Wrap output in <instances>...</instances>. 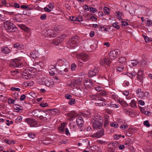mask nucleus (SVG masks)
Segmentation results:
<instances>
[{
  "label": "nucleus",
  "mask_w": 152,
  "mask_h": 152,
  "mask_svg": "<svg viewBox=\"0 0 152 152\" xmlns=\"http://www.w3.org/2000/svg\"><path fill=\"white\" fill-rule=\"evenodd\" d=\"M118 24V23H114L113 24L112 26L114 27L117 29H119L120 28V26Z\"/></svg>",
  "instance_id": "43"
},
{
  "label": "nucleus",
  "mask_w": 152,
  "mask_h": 152,
  "mask_svg": "<svg viewBox=\"0 0 152 152\" xmlns=\"http://www.w3.org/2000/svg\"><path fill=\"white\" fill-rule=\"evenodd\" d=\"M2 53L7 54L10 53V50L7 47H4L2 48Z\"/></svg>",
  "instance_id": "25"
},
{
  "label": "nucleus",
  "mask_w": 152,
  "mask_h": 152,
  "mask_svg": "<svg viewBox=\"0 0 152 152\" xmlns=\"http://www.w3.org/2000/svg\"><path fill=\"white\" fill-rule=\"evenodd\" d=\"M132 69L133 70V71H131L130 69L128 70V72L131 74V75H132V76L134 77L136 75L137 73L135 72L134 71V69Z\"/></svg>",
  "instance_id": "32"
},
{
  "label": "nucleus",
  "mask_w": 152,
  "mask_h": 152,
  "mask_svg": "<svg viewBox=\"0 0 152 152\" xmlns=\"http://www.w3.org/2000/svg\"><path fill=\"white\" fill-rule=\"evenodd\" d=\"M76 56L78 59H80L84 62H85L89 59L88 56L85 53L78 54Z\"/></svg>",
  "instance_id": "9"
},
{
  "label": "nucleus",
  "mask_w": 152,
  "mask_h": 152,
  "mask_svg": "<svg viewBox=\"0 0 152 152\" xmlns=\"http://www.w3.org/2000/svg\"><path fill=\"white\" fill-rule=\"evenodd\" d=\"M50 34H49V37H55L56 34L57 33V31H54L53 29H50Z\"/></svg>",
  "instance_id": "26"
},
{
  "label": "nucleus",
  "mask_w": 152,
  "mask_h": 152,
  "mask_svg": "<svg viewBox=\"0 0 152 152\" xmlns=\"http://www.w3.org/2000/svg\"><path fill=\"white\" fill-rule=\"evenodd\" d=\"M102 62L106 65H109L111 62V61L107 58H104L102 60Z\"/></svg>",
  "instance_id": "27"
},
{
  "label": "nucleus",
  "mask_w": 152,
  "mask_h": 152,
  "mask_svg": "<svg viewBox=\"0 0 152 152\" xmlns=\"http://www.w3.org/2000/svg\"><path fill=\"white\" fill-rule=\"evenodd\" d=\"M52 80H53H53H56V82H58V80L59 79L58 77H57V76H53L52 77V79H51Z\"/></svg>",
  "instance_id": "60"
},
{
  "label": "nucleus",
  "mask_w": 152,
  "mask_h": 152,
  "mask_svg": "<svg viewBox=\"0 0 152 152\" xmlns=\"http://www.w3.org/2000/svg\"><path fill=\"white\" fill-rule=\"evenodd\" d=\"M111 144H112L113 147L115 148H117L119 145V143L116 141L111 143Z\"/></svg>",
  "instance_id": "35"
},
{
  "label": "nucleus",
  "mask_w": 152,
  "mask_h": 152,
  "mask_svg": "<svg viewBox=\"0 0 152 152\" xmlns=\"http://www.w3.org/2000/svg\"><path fill=\"white\" fill-rule=\"evenodd\" d=\"M84 121L82 117H79L76 119V123L79 127L81 128L83 126Z\"/></svg>",
  "instance_id": "17"
},
{
  "label": "nucleus",
  "mask_w": 152,
  "mask_h": 152,
  "mask_svg": "<svg viewBox=\"0 0 152 152\" xmlns=\"http://www.w3.org/2000/svg\"><path fill=\"white\" fill-rule=\"evenodd\" d=\"M137 96L139 97H142L143 95V93L142 92L141 89L138 88L136 91Z\"/></svg>",
  "instance_id": "23"
},
{
  "label": "nucleus",
  "mask_w": 152,
  "mask_h": 152,
  "mask_svg": "<svg viewBox=\"0 0 152 152\" xmlns=\"http://www.w3.org/2000/svg\"><path fill=\"white\" fill-rule=\"evenodd\" d=\"M43 111L40 110L39 109H37L33 110L32 112V113L34 115L35 117H39V118L40 119V117L41 116Z\"/></svg>",
  "instance_id": "15"
},
{
  "label": "nucleus",
  "mask_w": 152,
  "mask_h": 152,
  "mask_svg": "<svg viewBox=\"0 0 152 152\" xmlns=\"http://www.w3.org/2000/svg\"><path fill=\"white\" fill-rule=\"evenodd\" d=\"M69 19L72 21H75L76 20H78L77 18L74 16L70 17Z\"/></svg>",
  "instance_id": "49"
},
{
  "label": "nucleus",
  "mask_w": 152,
  "mask_h": 152,
  "mask_svg": "<svg viewBox=\"0 0 152 152\" xmlns=\"http://www.w3.org/2000/svg\"><path fill=\"white\" fill-rule=\"evenodd\" d=\"M144 39H145V41L146 42H149L150 41H151V38L148 37L147 36H145L144 37Z\"/></svg>",
  "instance_id": "55"
},
{
  "label": "nucleus",
  "mask_w": 152,
  "mask_h": 152,
  "mask_svg": "<svg viewBox=\"0 0 152 152\" xmlns=\"http://www.w3.org/2000/svg\"><path fill=\"white\" fill-rule=\"evenodd\" d=\"M140 110L141 112L146 115H148V114L150 113V112L149 111H146L145 110V109L143 107H141L140 108Z\"/></svg>",
  "instance_id": "33"
},
{
  "label": "nucleus",
  "mask_w": 152,
  "mask_h": 152,
  "mask_svg": "<svg viewBox=\"0 0 152 152\" xmlns=\"http://www.w3.org/2000/svg\"><path fill=\"white\" fill-rule=\"evenodd\" d=\"M6 122H7L6 124L7 126H9L11 124H12L13 123V122L12 121H9L8 120H7L6 121Z\"/></svg>",
  "instance_id": "63"
},
{
  "label": "nucleus",
  "mask_w": 152,
  "mask_h": 152,
  "mask_svg": "<svg viewBox=\"0 0 152 152\" xmlns=\"http://www.w3.org/2000/svg\"><path fill=\"white\" fill-rule=\"evenodd\" d=\"M143 124L145 126L148 127H149L150 126V125L149 124V121L148 120H146L144 121Z\"/></svg>",
  "instance_id": "46"
},
{
  "label": "nucleus",
  "mask_w": 152,
  "mask_h": 152,
  "mask_svg": "<svg viewBox=\"0 0 152 152\" xmlns=\"http://www.w3.org/2000/svg\"><path fill=\"white\" fill-rule=\"evenodd\" d=\"M40 119L44 121H48L50 119V115L46 113L43 111Z\"/></svg>",
  "instance_id": "11"
},
{
  "label": "nucleus",
  "mask_w": 152,
  "mask_h": 152,
  "mask_svg": "<svg viewBox=\"0 0 152 152\" xmlns=\"http://www.w3.org/2000/svg\"><path fill=\"white\" fill-rule=\"evenodd\" d=\"M41 84L43 85L48 87H52L54 86V82L50 79H45L42 78L40 80Z\"/></svg>",
  "instance_id": "4"
},
{
  "label": "nucleus",
  "mask_w": 152,
  "mask_h": 152,
  "mask_svg": "<svg viewBox=\"0 0 152 152\" xmlns=\"http://www.w3.org/2000/svg\"><path fill=\"white\" fill-rule=\"evenodd\" d=\"M11 90H13V91H19L20 90V88H15V87H12L11 88Z\"/></svg>",
  "instance_id": "61"
},
{
  "label": "nucleus",
  "mask_w": 152,
  "mask_h": 152,
  "mask_svg": "<svg viewBox=\"0 0 152 152\" xmlns=\"http://www.w3.org/2000/svg\"><path fill=\"white\" fill-rule=\"evenodd\" d=\"M24 31L28 32L29 30V28L24 25H18Z\"/></svg>",
  "instance_id": "22"
},
{
  "label": "nucleus",
  "mask_w": 152,
  "mask_h": 152,
  "mask_svg": "<svg viewBox=\"0 0 152 152\" xmlns=\"http://www.w3.org/2000/svg\"><path fill=\"white\" fill-rule=\"evenodd\" d=\"M14 109L17 110H22V107L19 105L14 104L13 106Z\"/></svg>",
  "instance_id": "30"
},
{
  "label": "nucleus",
  "mask_w": 152,
  "mask_h": 152,
  "mask_svg": "<svg viewBox=\"0 0 152 152\" xmlns=\"http://www.w3.org/2000/svg\"><path fill=\"white\" fill-rule=\"evenodd\" d=\"M91 122L94 129H100L102 126L103 123V118L99 115L98 116L94 117V118L92 119Z\"/></svg>",
  "instance_id": "2"
},
{
  "label": "nucleus",
  "mask_w": 152,
  "mask_h": 152,
  "mask_svg": "<svg viewBox=\"0 0 152 152\" xmlns=\"http://www.w3.org/2000/svg\"><path fill=\"white\" fill-rule=\"evenodd\" d=\"M130 105L131 107H136V102L135 101V100L132 99L131 103H130Z\"/></svg>",
  "instance_id": "28"
},
{
  "label": "nucleus",
  "mask_w": 152,
  "mask_h": 152,
  "mask_svg": "<svg viewBox=\"0 0 152 152\" xmlns=\"http://www.w3.org/2000/svg\"><path fill=\"white\" fill-rule=\"evenodd\" d=\"M94 88L98 92H101L103 90V88L101 86L95 87Z\"/></svg>",
  "instance_id": "34"
},
{
  "label": "nucleus",
  "mask_w": 152,
  "mask_h": 152,
  "mask_svg": "<svg viewBox=\"0 0 152 152\" xmlns=\"http://www.w3.org/2000/svg\"><path fill=\"white\" fill-rule=\"evenodd\" d=\"M78 41V37L75 36L69 39L68 42V45L71 49H74L77 46Z\"/></svg>",
  "instance_id": "6"
},
{
  "label": "nucleus",
  "mask_w": 152,
  "mask_h": 152,
  "mask_svg": "<svg viewBox=\"0 0 152 152\" xmlns=\"http://www.w3.org/2000/svg\"><path fill=\"white\" fill-rule=\"evenodd\" d=\"M101 93L98 94L93 95L92 94L89 96L91 99L96 101L95 103L99 104L103 103V102H105L106 100L102 97V96H106L107 95L106 92L102 90Z\"/></svg>",
  "instance_id": "1"
},
{
  "label": "nucleus",
  "mask_w": 152,
  "mask_h": 152,
  "mask_svg": "<svg viewBox=\"0 0 152 152\" xmlns=\"http://www.w3.org/2000/svg\"><path fill=\"white\" fill-rule=\"evenodd\" d=\"M98 72V67H95L93 69L89 71L88 73V76L90 77H92L96 75Z\"/></svg>",
  "instance_id": "10"
},
{
  "label": "nucleus",
  "mask_w": 152,
  "mask_h": 152,
  "mask_svg": "<svg viewBox=\"0 0 152 152\" xmlns=\"http://www.w3.org/2000/svg\"><path fill=\"white\" fill-rule=\"evenodd\" d=\"M104 129H101L100 131L96 133L91 135V137L93 138H99L102 137L104 134Z\"/></svg>",
  "instance_id": "12"
},
{
  "label": "nucleus",
  "mask_w": 152,
  "mask_h": 152,
  "mask_svg": "<svg viewBox=\"0 0 152 152\" xmlns=\"http://www.w3.org/2000/svg\"><path fill=\"white\" fill-rule=\"evenodd\" d=\"M83 83L86 87H91L92 86L93 82L90 80L86 79L84 80Z\"/></svg>",
  "instance_id": "18"
},
{
  "label": "nucleus",
  "mask_w": 152,
  "mask_h": 152,
  "mask_svg": "<svg viewBox=\"0 0 152 152\" xmlns=\"http://www.w3.org/2000/svg\"><path fill=\"white\" fill-rule=\"evenodd\" d=\"M4 142H6L7 143L10 145L12 143L14 144L15 143V142L14 141H11L10 140H5Z\"/></svg>",
  "instance_id": "42"
},
{
  "label": "nucleus",
  "mask_w": 152,
  "mask_h": 152,
  "mask_svg": "<svg viewBox=\"0 0 152 152\" xmlns=\"http://www.w3.org/2000/svg\"><path fill=\"white\" fill-rule=\"evenodd\" d=\"M124 67L123 66H118L116 68V70L118 72H122V71L124 69Z\"/></svg>",
  "instance_id": "40"
},
{
  "label": "nucleus",
  "mask_w": 152,
  "mask_h": 152,
  "mask_svg": "<svg viewBox=\"0 0 152 152\" xmlns=\"http://www.w3.org/2000/svg\"><path fill=\"white\" fill-rule=\"evenodd\" d=\"M46 18V15L45 14H43L41 15L40 17V19L42 20H45Z\"/></svg>",
  "instance_id": "56"
},
{
  "label": "nucleus",
  "mask_w": 152,
  "mask_h": 152,
  "mask_svg": "<svg viewBox=\"0 0 152 152\" xmlns=\"http://www.w3.org/2000/svg\"><path fill=\"white\" fill-rule=\"evenodd\" d=\"M110 126L112 127H114L115 128H117L118 126V124L115 122L111 123Z\"/></svg>",
  "instance_id": "38"
},
{
  "label": "nucleus",
  "mask_w": 152,
  "mask_h": 152,
  "mask_svg": "<svg viewBox=\"0 0 152 152\" xmlns=\"http://www.w3.org/2000/svg\"><path fill=\"white\" fill-rule=\"evenodd\" d=\"M143 73L141 71H139L137 75V78L142 81V80Z\"/></svg>",
  "instance_id": "24"
},
{
  "label": "nucleus",
  "mask_w": 152,
  "mask_h": 152,
  "mask_svg": "<svg viewBox=\"0 0 152 152\" xmlns=\"http://www.w3.org/2000/svg\"><path fill=\"white\" fill-rule=\"evenodd\" d=\"M76 67V65L75 63L72 64L71 65V69L72 71H74Z\"/></svg>",
  "instance_id": "45"
},
{
  "label": "nucleus",
  "mask_w": 152,
  "mask_h": 152,
  "mask_svg": "<svg viewBox=\"0 0 152 152\" xmlns=\"http://www.w3.org/2000/svg\"><path fill=\"white\" fill-rule=\"evenodd\" d=\"M122 106L124 107H127L129 106L128 104H127L126 102L124 101L123 102L122 104L121 105Z\"/></svg>",
  "instance_id": "48"
},
{
  "label": "nucleus",
  "mask_w": 152,
  "mask_h": 152,
  "mask_svg": "<svg viewBox=\"0 0 152 152\" xmlns=\"http://www.w3.org/2000/svg\"><path fill=\"white\" fill-rule=\"evenodd\" d=\"M81 82V80L80 79H78L76 80H72L71 83H68L67 84L68 86L72 87L75 86L76 85H80Z\"/></svg>",
  "instance_id": "13"
},
{
  "label": "nucleus",
  "mask_w": 152,
  "mask_h": 152,
  "mask_svg": "<svg viewBox=\"0 0 152 152\" xmlns=\"http://www.w3.org/2000/svg\"><path fill=\"white\" fill-rule=\"evenodd\" d=\"M48 127H47V126H44L43 128L42 129V132H48Z\"/></svg>",
  "instance_id": "50"
},
{
  "label": "nucleus",
  "mask_w": 152,
  "mask_h": 152,
  "mask_svg": "<svg viewBox=\"0 0 152 152\" xmlns=\"http://www.w3.org/2000/svg\"><path fill=\"white\" fill-rule=\"evenodd\" d=\"M50 29L45 30L43 32V34L46 37H49V34H50Z\"/></svg>",
  "instance_id": "29"
},
{
  "label": "nucleus",
  "mask_w": 152,
  "mask_h": 152,
  "mask_svg": "<svg viewBox=\"0 0 152 152\" xmlns=\"http://www.w3.org/2000/svg\"><path fill=\"white\" fill-rule=\"evenodd\" d=\"M23 73L22 74V77L24 79L27 80L33 78L34 77V75L32 73V72L29 69L24 70L23 71Z\"/></svg>",
  "instance_id": "5"
},
{
  "label": "nucleus",
  "mask_w": 152,
  "mask_h": 152,
  "mask_svg": "<svg viewBox=\"0 0 152 152\" xmlns=\"http://www.w3.org/2000/svg\"><path fill=\"white\" fill-rule=\"evenodd\" d=\"M12 96L15 99H19V95L18 93H14Z\"/></svg>",
  "instance_id": "39"
},
{
  "label": "nucleus",
  "mask_w": 152,
  "mask_h": 152,
  "mask_svg": "<svg viewBox=\"0 0 152 152\" xmlns=\"http://www.w3.org/2000/svg\"><path fill=\"white\" fill-rule=\"evenodd\" d=\"M61 127H59V131L60 132H63L64 131V127L63 124H61Z\"/></svg>",
  "instance_id": "36"
},
{
  "label": "nucleus",
  "mask_w": 152,
  "mask_h": 152,
  "mask_svg": "<svg viewBox=\"0 0 152 152\" xmlns=\"http://www.w3.org/2000/svg\"><path fill=\"white\" fill-rule=\"evenodd\" d=\"M12 64L14 67H19L23 65L21 61L19 59H15Z\"/></svg>",
  "instance_id": "14"
},
{
  "label": "nucleus",
  "mask_w": 152,
  "mask_h": 152,
  "mask_svg": "<svg viewBox=\"0 0 152 152\" xmlns=\"http://www.w3.org/2000/svg\"><path fill=\"white\" fill-rule=\"evenodd\" d=\"M78 115V114L75 111H72L67 114V116L68 119L70 120L74 118Z\"/></svg>",
  "instance_id": "16"
},
{
  "label": "nucleus",
  "mask_w": 152,
  "mask_h": 152,
  "mask_svg": "<svg viewBox=\"0 0 152 152\" xmlns=\"http://www.w3.org/2000/svg\"><path fill=\"white\" fill-rule=\"evenodd\" d=\"M51 110V113L52 114L55 115H58L60 113L59 110L57 109H50Z\"/></svg>",
  "instance_id": "20"
},
{
  "label": "nucleus",
  "mask_w": 152,
  "mask_h": 152,
  "mask_svg": "<svg viewBox=\"0 0 152 152\" xmlns=\"http://www.w3.org/2000/svg\"><path fill=\"white\" fill-rule=\"evenodd\" d=\"M4 26L6 30L9 32H14L17 30L15 26L10 20L4 22Z\"/></svg>",
  "instance_id": "3"
},
{
  "label": "nucleus",
  "mask_w": 152,
  "mask_h": 152,
  "mask_svg": "<svg viewBox=\"0 0 152 152\" xmlns=\"http://www.w3.org/2000/svg\"><path fill=\"white\" fill-rule=\"evenodd\" d=\"M90 11L92 12L93 13H94L97 11L96 9L93 7L90 8Z\"/></svg>",
  "instance_id": "57"
},
{
  "label": "nucleus",
  "mask_w": 152,
  "mask_h": 152,
  "mask_svg": "<svg viewBox=\"0 0 152 152\" xmlns=\"http://www.w3.org/2000/svg\"><path fill=\"white\" fill-rule=\"evenodd\" d=\"M138 62L137 60H132V61L131 64L133 66H136L138 63Z\"/></svg>",
  "instance_id": "44"
},
{
  "label": "nucleus",
  "mask_w": 152,
  "mask_h": 152,
  "mask_svg": "<svg viewBox=\"0 0 152 152\" xmlns=\"http://www.w3.org/2000/svg\"><path fill=\"white\" fill-rule=\"evenodd\" d=\"M110 9L107 7H105L104 9V12L105 14H108L110 13Z\"/></svg>",
  "instance_id": "37"
},
{
  "label": "nucleus",
  "mask_w": 152,
  "mask_h": 152,
  "mask_svg": "<svg viewBox=\"0 0 152 152\" xmlns=\"http://www.w3.org/2000/svg\"><path fill=\"white\" fill-rule=\"evenodd\" d=\"M127 127H128V126H125L124 125H122L120 126V128L122 130H124L126 129Z\"/></svg>",
  "instance_id": "64"
},
{
  "label": "nucleus",
  "mask_w": 152,
  "mask_h": 152,
  "mask_svg": "<svg viewBox=\"0 0 152 152\" xmlns=\"http://www.w3.org/2000/svg\"><path fill=\"white\" fill-rule=\"evenodd\" d=\"M75 100L74 99H71L69 100L68 103L70 105H72L75 103Z\"/></svg>",
  "instance_id": "41"
},
{
  "label": "nucleus",
  "mask_w": 152,
  "mask_h": 152,
  "mask_svg": "<svg viewBox=\"0 0 152 152\" xmlns=\"http://www.w3.org/2000/svg\"><path fill=\"white\" fill-rule=\"evenodd\" d=\"M126 59L124 57H121L120 58L119 60L118 61L119 65H125L126 63Z\"/></svg>",
  "instance_id": "19"
},
{
  "label": "nucleus",
  "mask_w": 152,
  "mask_h": 152,
  "mask_svg": "<svg viewBox=\"0 0 152 152\" xmlns=\"http://www.w3.org/2000/svg\"><path fill=\"white\" fill-rule=\"evenodd\" d=\"M24 121L31 127H35L38 124V122L37 121L31 118H26L24 120Z\"/></svg>",
  "instance_id": "8"
},
{
  "label": "nucleus",
  "mask_w": 152,
  "mask_h": 152,
  "mask_svg": "<svg viewBox=\"0 0 152 152\" xmlns=\"http://www.w3.org/2000/svg\"><path fill=\"white\" fill-rule=\"evenodd\" d=\"M65 98L67 99H71L72 97V96L69 94H66L65 95Z\"/></svg>",
  "instance_id": "52"
},
{
  "label": "nucleus",
  "mask_w": 152,
  "mask_h": 152,
  "mask_svg": "<svg viewBox=\"0 0 152 152\" xmlns=\"http://www.w3.org/2000/svg\"><path fill=\"white\" fill-rule=\"evenodd\" d=\"M138 103L141 105H144L145 104V102L143 101L139 100L138 101Z\"/></svg>",
  "instance_id": "62"
},
{
  "label": "nucleus",
  "mask_w": 152,
  "mask_h": 152,
  "mask_svg": "<svg viewBox=\"0 0 152 152\" xmlns=\"http://www.w3.org/2000/svg\"><path fill=\"white\" fill-rule=\"evenodd\" d=\"M30 55L31 57L33 58H37L38 56L37 54L36 53V52H33L30 53Z\"/></svg>",
  "instance_id": "31"
},
{
  "label": "nucleus",
  "mask_w": 152,
  "mask_h": 152,
  "mask_svg": "<svg viewBox=\"0 0 152 152\" xmlns=\"http://www.w3.org/2000/svg\"><path fill=\"white\" fill-rule=\"evenodd\" d=\"M28 136L32 139L34 138L35 137V134L34 133H30L28 134Z\"/></svg>",
  "instance_id": "51"
},
{
  "label": "nucleus",
  "mask_w": 152,
  "mask_h": 152,
  "mask_svg": "<svg viewBox=\"0 0 152 152\" xmlns=\"http://www.w3.org/2000/svg\"><path fill=\"white\" fill-rule=\"evenodd\" d=\"M26 96L24 94L22 95L20 98V100L21 101H23L26 98Z\"/></svg>",
  "instance_id": "58"
},
{
  "label": "nucleus",
  "mask_w": 152,
  "mask_h": 152,
  "mask_svg": "<svg viewBox=\"0 0 152 152\" xmlns=\"http://www.w3.org/2000/svg\"><path fill=\"white\" fill-rule=\"evenodd\" d=\"M13 47L15 48H16L17 49H20L23 48V46L22 44L19 43H16L13 45Z\"/></svg>",
  "instance_id": "21"
},
{
  "label": "nucleus",
  "mask_w": 152,
  "mask_h": 152,
  "mask_svg": "<svg viewBox=\"0 0 152 152\" xmlns=\"http://www.w3.org/2000/svg\"><path fill=\"white\" fill-rule=\"evenodd\" d=\"M108 79H107V80L109 83H110V84H112L113 83V80L112 78L110 76L108 77Z\"/></svg>",
  "instance_id": "53"
},
{
  "label": "nucleus",
  "mask_w": 152,
  "mask_h": 152,
  "mask_svg": "<svg viewBox=\"0 0 152 152\" xmlns=\"http://www.w3.org/2000/svg\"><path fill=\"white\" fill-rule=\"evenodd\" d=\"M121 52L118 49H116L113 50L110 52L109 53V55L110 58L111 59H116L117 58V56L120 55Z\"/></svg>",
  "instance_id": "7"
},
{
  "label": "nucleus",
  "mask_w": 152,
  "mask_h": 152,
  "mask_svg": "<svg viewBox=\"0 0 152 152\" xmlns=\"http://www.w3.org/2000/svg\"><path fill=\"white\" fill-rule=\"evenodd\" d=\"M152 25V21L148 20L147 21L146 26H149Z\"/></svg>",
  "instance_id": "47"
},
{
  "label": "nucleus",
  "mask_w": 152,
  "mask_h": 152,
  "mask_svg": "<svg viewBox=\"0 0 152 152\" xmlns=\"http://www.w3.org/2000/svg\"><path fill=\"white\" fill-rule=\"evenodd\" d=\"M121 134H119L118 135L117 134L115 135L114 136V138L116 140L118 139L120 137H121Z\"/></svg>",
  "instance_id": "54"
},
{
  "label": "nucleus",
  "mask_w": 152,
  "mask_h": 152,
  "mask_svg": "<svg viewBox=\"0 0 152 152\" xmlns=\"http://www.w3.org/2000/svg\"><path fill=\"white\" fill-rule=\"evenodd\" d=\"M115 150V149H114L113 148H110L108 150V152H114Z\"/></svg>",
  "instance_id": "59"
}]
</instances>
